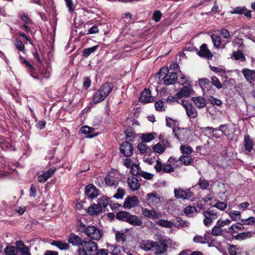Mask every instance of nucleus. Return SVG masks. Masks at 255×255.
<instances>
[{
  "instance_id": "1",
  "label": "nucleus",
  "mask_w": 255,
  "mask_h": 255,
  "mask_svg": "<svg viewBox=\"0 0 255 255\" xmlns=\"http://www.w3.org/2000/svg\"><path fill=\"white\" fill-rule=\"evenodd\" d=\"M168 240L160 238L158 242L151 240H144L140 242L139 248L145 252H153L156 255H161L166 252Z\"/></svg>"
},
{
  "instance_id": "2",
  "label": "nucleus",
  "mask_w": 255,
  "mask_h": 255,
  "mask_svg": "<svg viewBox=\"0 0 255 255\" xmlns=\"http://www.w3.org/2000/svg\"><path fill=\"white\" fill-rule=\"evenodd\" d=\"M114 86L110 83L104 84L100 89L95 93L93 99L94 103H98L103 101L112 92Z\"/></svg>"
},
{
  "instance_id": "3",
  "label": "nucleus",
  "mask_w": 255,
  "mask_h": 255,
  "mask_svg": "<svg viewBox=\"0 0 255 255\" xmlns=\"http://www.w3.org/2000/svg\"><path fill=\"white\" fill-rule=\"evenodd\" d=\"M159 74L160 77H162L164 83L165 85L173 84L177 80L176 73L175 72H170L165 67L162 68L160 70Z\"/></svg>"
},
{
  "instance_id": "4",
  "label": "nucleus",
  "mask_w": 255,
  "mask_h": 255,
  "mask_svg": "<svg viewBox=\"0 0 255 255\" xmlns=\"http://www.w3.org/2000/svg\"><path fill=\"white\" fill-rule=\"evenodd\" d=\"M85 234L91 239L96 241L100 240L103 236L102 231L95 226H88Z\"/></svg>"
},
{
  "instance_id": "5",
  "label": "nucleus",
  "mask_w": 255,
  "mask_h": 255,
  "mask_svg": "<svg viewBox=\"0 0 255 255\" xmlns=\"http://www.w3.org/2000/svg\"><path fill=\"white\" fill-rule=\"evenodd\" d=\"M154 168L157 172L162 174L164 173H170L174 171V169L170 164H168V162L162 163L159 159L156 161Z\"/></svg>"
},
{
  "instance_id": "6",
  "label": "nucleus",
  "mask_w": 255,
  "mask_h": 255,
  "mask_svg": "<svg viewBox=\"0 0 255 255\" xmlns=\"http://www.w3.org/2000/svg\"><path fill=\"white\" fill-rule=\"evenodd\" d=\"M255 145L254 141L248 134L244 135L242 150L246 154H249L253 149Z\"/></svg>"
},
{
  "instance_id": "7",
  "label": "nucleus",
  "mask_w": 255,
  "mask_h": 255,
  "mask_svg": "<svg viewBox=\"0 0 255 255\" xmlns=\"http://www.w3.org/2000/svg\"><path fill=\"white\" fill-rule=\"evenodd\" d=\"M181 104L184 108L187 115L189 118L194 119L197 117L196 109L187 101L181 100Z\"/></svg>"
},
{
  "instance_id": "8",
  "label": "nucleus",
  "mask_w": 255,
  "mask_h": 255,
  "mask_svg": "<svg viewBox=\"0 0 255 255\" xmlns=\"http://www.w3.org/2000/svg\"><path fill=\"white\" fill-rule=\"evenodd\" d=\"M203 215L205 217L204 224L207 227L210 226L212 222L218 218L217 212L214 210L204 211Z\"/></svg>"
},
{
  "instance_id": "9",
  "label": "nucleus",
  "mask_w": 255,
  "mask_h": 255,
  "mask_svg": "<svg viewBox=\"0 0 255 255\" xmlns=\"http://www.w3.org/2000/svg\"><path fill=\"white\" fill-rule=\"evenodd\" d=\"M87 255H96L98 250L97 244L92 241H85L82 246Z\"/></svg>"
},
{
  "instance_id": "10",
  "label": "nucleus",
  "mask_w": 255,
  "mask_h": 255,
  "mask_svg": "<svg viewBox=\"0 0 255 255\" xmlns=\"http://www.w3.org/2000/svg\"><path fill=\"white\" fill-rule=\"evenodd\" d=\"M146 202L151 207H156L161 203L160 197L155 192L149 193L147 195Z\"/></svg>"
},
{
  "instance_id": "11",
  "label": "nucleus",
  "mask_w": 255,
  "mask_h": 255,
  "mask_svg": "<svg viewBox=\"0 0 255 255\" xmlns=\"http://www.w3.org/2000/svg\"><path fill=\"white\" fill-rule=\"evenodd\" d=\"M175 137L180 141H187L189 138V131L186 128H173Z\"/></svg>"
},
{
  "instance_id": "12",
  "label": "nucleus",
  "mask_w": 255,
  "mask_h": 255,
  "mask_svg": "<svg viewBox=\"0 0 255 255\" xmlns=\"http://www.w3.org/2000/svg\"><path fill=\"white\" fill-rule=\"evenodd\" d=\"M175 197L177 199H188L192 197L193 194L190 189L184 190L181 188H175L174 190Z\"/></svg>"
},
{
  "instance_id": "13",
  "label": "nucleus",
  "mask_w": 255,
  "mask_h": 255,
  "mask_svg": "<svg viewBox=\"0 0 255 255\" xmlns=\"http://www.w3.org/2000/svg\"><path fill=\"white\" fill-rule=\"evenodd\" d=\"M139 203V200L136 196H129L126 198L124 203L123 207L125 209H130L137 206Z\"/></svg>"
},
{
  "instance_id": "14",
  "label": "nucleus",
  "mask_w": 255,
  "mask_h": 255,
  "mask_svg": "<svg viewBox=\"0 0 255 255\" xmlns=\"http://www.w3.org/2000/svg\"><path fill=\"white\" fill-rule=\"evenodd\" d=\"M141 210L142 215L145 217L152 219H159L162 217V214L160 212H157L154 210H148L142 207Z\"/></svg>"
},
{
  "instance_id": "15",
  "label": "nucleus",
  "mask_w": 255,
  "mask_h": 255,
  "mask_svg": "<svg viewBox=\"0 0 255 255\" xmlns=\"http://www.w3.org/2000/svg\"><path fill=\"white\" fill-rule=\"evenodd\" d=\"M194 92L192 87L190 85L184 86L177 93V96L179 99L188 98Z\"/></svg>"
},
{
  "instance_id": "16",
  "label": "nucleus",
  "mask_w": 255,
  "mask_h": 255,
  "mask_svg": "<svg viewBox=\"0 0 255 255\" xmlns=\"http://www.w3.org/2000/svg\"><path fill=\"white\" fill-rule=\"evenodd\" d=\"M242 72L246 80L252 85H255V70L243 69Z\"/></svg>"
},
{
  "instance_id": "17",
  "label": "nucleus",
  "mask_w": 255,
  "mask_h": 255,
  "mask_svg": "<svg viewBox=\"0 0 255 255\" xmlns=\"http://www.w3.org/2000/svg\"><path fill=\"white\" fill-rule=\"evenodd\" d=\"M214 46L217 48H225L226 44L230 42V40H224L221 38V36L215 34H212L211 36Z\"/></svg>"
},
{
  "instance_id": "18",
  "label": "nucleus",
  "mask_w": 255,
  "mask_h": 255,
  "mask_svg": "<svg viewBox=\"0 0 255 255\" xmlns=\"http://www.w3.org/2000/svg\"><path fill=\"white\" fill-rule=\"evenodd\" d=\"M127 183L129 189L135 191L138 190L141 186L138 180L134 176H129L127 178Z\"/></svg>"
},
{
  "instance_id": "19",
  "label": "nucleus",
  "mask_w": 255,
  "mask_h": 255,
  "mask_svg": "<svg viewBox=\"0 0 255 255\" xmlns=\"http://www.w3.org/2000/svg\"><path fill=\"white\" fill-rule=\"evenodd\" d=\"M68 241L74 246L82 247L85 241L74 233H71L68 238Z\"/></svg>"
},
{
  "instance_id": "20",
  "label": "nucleus",
  "mask_w": 255,
  "mask_h": 255,
  "mask_svg": "<svg viewBox=\"0 0 255 255\" xmlns=\"http://www.w3.org/2000/svg\"><path fill=\"white\" fill-rule=\"evenodd\" d=\"M121 152L126 157H129L133 152L132 144L128 141H125L121 145Z\"/></svg>"
},
{
  "instance_id": "21",
  "label": "nucleus",
  "mask_w": 255,
  "mask_h": 255,
  "mask_svg": "<svg viewBox=\"0 0 255 255\" xmlns=\"http://www.w3.org/2000/svg\"><path fill=\"white\" fill-rule=\"evenodd\" d=\"M85 192L87 196L91 199L95 198L98 196V191L93 184H90L87 185L85 188Z\"/></svg>"
},
{
  "instance_id": "22",
  "label": "nucleus",
  "mask_w": 255,
  "mask_h": 255,
  "mask_svg": "<svg viewBox=\"0 0 255 255\" xmlns=\"http://www.w3.org/2000/svg\"><path fill=\"white\" fill-rule=\"evenodd\" d=\"M197 54L200 57H206L207 58H212L213 54L207 48L206 44H203L200 47V50L197 52Z\"/></svg>"
},
{
  "instance_id": "23",
  "label": "nucleus",
  "mask_w": 255,
  "mask_h": 255,
  "mask_svg": "<svg viewBox=\"0 0 255 255\" xmlns=\"http://www.w3.org/2000/svg\"><path fill=\"white\" fill-rule=\"evenodd\" d=\"M141 102L144 103H149L152 100L151 92L149 90L145 89L141 93L140 97Z\"/></svg>"
},
{
  "instance_id": "24",
  "label": "nucleus",
  "mask_w": 255,
  "mask_h": 255,
  "mask_svg": "<svg viewBox=\"0 0 255 255\" xmlns=\"http://www.w3.org/2000/svg\"><path fill=\"white\" fill-rule=\"evenodd\" d=\"M127 222L134 226H140L142 224L141 220L138 216L130 214L128 218Z\"/></svg>"
},
{
  "instance_id": "25",
  "label": "nucleus",
  "mask_w": 255,
  "mask_h": 255,
  "mask_svg": "<svg viewBox=\"0 0 255 255\" xmlns=\"http://www.w3.org/2000/svg\"><path fill=\"white\" fill-rule=\"evenodd\" d=\"M191 100L198 108H204L206 105V100L201 96L192 97Z\"/></svg>"
},
{
  "instance_id": "26",
  "label": "nucleus",
  "mask_w": 255,
  "mask_h": 255,
  "mask_svg": "<svg viewBox=\"0 0 255 255\" xmlns=\"http://www.w3.org/2000/svg\"><path fill=\"white\" fill-rule=\"evenodd\" d=\"M199 85L204 92L208 91L211 88V84L207 78L201 79L199 81Z\"/></svg>"
},
{
  "instance_id": "27",
  "label": "nucleus",
  "mask_w": 255,
  "mask_h": 255,
  "mask_svg": "<svg viewBox=\"0 0 255 255\" xmlns=\"http://www.w3.org/2000/svg\"><path fill=\"white\" fill-rule=\"evenodd\" d=\"M51 245L56 246L61 250H67L70 248V246L68 243L61 241H53L51 243Z\"/></svg>"
},
{
  "instance_id": "28",
  "label": "nucleus",
  "mask_w": 255,
  "mask_h": 255,
  "mask_svg": "<svg viewBox=\"0 0 255 255\" xmlns=\"http://www.w3.org/2000/svg\"><path fill=\"white\" fill-rule=\"evenodd\" d=\"M218 130H220L222 132L226 135L229 139L230 140H233L234 137L232 135V134L230 133L231 130L228 127L227 125H221L219 127V129Z\"/></svg>"
},
{
  "instance_id": "29",
  "label": "nucleus",
  "mask_w": 255,
  "mask_h": 255,
  "mask_svg": "<svg viewBox=\"0 0 255 255\" xmlns=\"http://www.w3.org/2000/svg\"><path fill=\"white\" fill-rule=\"evenodd\" d=\"M101 207L98 204H93L87 209V213L91 215H97L101 211Z\"/></svg>"
},
{
  "instance_id": "30",
  "label": "nucleus",
  "mask_w": 255,
  "mask_h": 255,
  "mask_svg": "<svg viewBox=\"0 0 255 255\" xmlns=\"http://www.w3.org/2000/svg\"><path fill=\"white\" fill-rule=\"evenodd\" d=\"M104 180L107 186H112L118 184V181L115 180V177L111 174L107 175Z\"/></svg>"
},
{
  "instance_id": "31",
  "label": "nucleus",
  "mask_w": 255,
  "mask_h": 255,
  "mask_svg": "<svg viewBox=\"0 0 255 255\" xmlns=\"http://www.w3.org/2000/svg\"><path fill=\"white\" fill-rule=\"evenodd\" d=\"M253 236V233L251 231H249L247 232H243L240 234H237L235 238L238 240H244L248 238H250L252 237Z\"/></svg>"
},
{
  "instance_id": "32",
  "label": "nucleus",
  "mask_w": 255,
  "mask_h": 255,
  "mask_svg": "<svg viewBox=\"0 0 255 255\" xmlns=\"http://www.w3.org/2000/svg\"><path fill=\"white\" fill-rule=\"evenodd\" d=\"M172 223L173 224V227L178 228L186 227L188 225V223L186 221L179 218L173 220Z\"/></svg>"
},
{
  "instance_id": "33",
  "label": "nucleus",
  "mask_w": 255,
  "mask_h": 255,
  "mask_svg": "<svg viewBox=\"0 0 255 255\" xmlns=\"http://www.w3.org/2000/svg\"><path fill=\"white\" fill-rule=\"evenodd\" d=\"M5 255H16L18 251L16 247L13 246H7L4 250Z\"/></svg>"
},
{
  "instance_id": "34",
  "label": "nucleus",
  "mask_w": 255,
  "mask_h": 255,
  "mask_svg": "<svg viewBox=\"0 0 255 255\" xmlns=\"http://www.w3.org/2000/svg\"><path fill=\"white\" fill-rule=\"evenodd\" d=\"M129 215L130 213L128 212L121 211L117 213L116 218L119 220H122L127 222Z\"/></svg>"
},
{
  "instance_id": "35",
  "label": "nucleus",
  "mask_w": 255,
  "mask_h": 255,
  "mask_svg": "<svg viewBox=\"0 0 255 255\" xmlns=\"http://www.w3.org/2000/svg\"><path fill=\"white\" fill-rule=\"evenodd\" d=\"M179 160L181 161L182 164L185 165H189L191 164L193 161V159L190 156H186V155H181L179 158Z\"/></svg>"
},
{
  "instance_id": "36",
  "label": "nucleus",
  "mask_w": 255,
  "mask_h": 255,
  "mask_svg": "<svg viewBox=\"0 0 255 255\" xmlns=\"http://www.w3.org/2000/svg\"><path fill=\"white\" fill-rule=\"evenodd\" d=\"M197 212V209L194 206H189L186 207L184 209V213L185 214L189 217H192L195 214H196Z\"/></svg>"
},
{
  "instance_id": "37",
  "label": "nucleus",
  "mask_w": 255,
  "mask_h": 255,
  "mask_svg": "<svg viewBox=\"0 0 255 255\" xmlns=\"http://www.w3.org/2000/svg\"><path fill=\"white\" fill-rule=\"evenodd\" d=\"M157 224L161 227L167 228H171L173 227V223L166 220H159L157 222Z\"/></svg>"
},
{
  "instance_id": "38",
  "label": "nucleus",
  "mask_w": 255,
  "mask_h": 255,
  "mask_svg": "<svg viewBox=\"0 0 255 255\" xmlns=\"http://www.w3.org/2000/svg\"><path fill=\"white\" fill-rule=\"evenodd\" d=\"M116 240L118 243L123 244L126 240L125 233L121 232H117L116 233Z\"/></svg>"
},
{
  "instance_id": "39",
  "label": "nucleus",
  "mask_w": 255,
  "mask_h": 255,
  "mask_svg": "<svg viewBox=\"0 0 255 255\" xmlns=\"http://www.w3.org/2000/svg\"><path fill=\"white\" fill-rule=\"evenodd\" d=\"M130 168V172L132 175H139L141 171H140V168L138 164L132 163Z\"/></svg>"
},
{
  "instance_id": "40",
  "label": "nucleus",
  "mask_w": 255,
  "mask_h": 255,
  "mask_svg": "<svg viewBox=\"0 0 255 255\" xmlns=\"http://www.w3.org/2000/svg\"><path fill=\"white\" fill-rule=\"evenodd\" d=\"M202 190H206L209 186V182L206 179L200 178L197 184Z\"/></svg>"
},
{
  "instance_id": "41",
  "label": "nucleus",
  "mask_w": 255,
  "mask_h": 255,
  "mask_svg": "<svg viewBox=\"0 0 255 255\" xmlns=\"http://www.w3.org/2000/svg\"><path fill=\"white\" fill-rule=\"evenodd\" d=\"M109 199L106 197H102L99 199L98 205L101 207V210L102 208H106L109 204Z\"/></svg>"
},
{
  "instance_id": "42",
  "label": "nucleus",
  "mask_w": 255,
  "mask_h": 255,
  "mask_svg": "<svg viewBox=\"0 0 255 255\" xmlns=\"http://www.w3.org/2000/svg\"><path fill=\"white\" fill-rule=\"evenodd\" d=\"M202 131L206 135H208L209 137H212L213 133L215 132V131H218V129L212 127H208L203 128Z\"/></svg>"
},
{
  "instance_id": "43",
  "label": "nucleus",
  "mask_w": 255,
  "mask_h": 255,
  "mask_svg": "<svg viewBox=\"0 0 255 255\" xmlns=\"http://www.w3.org/2000/svg\"><path fill=\"white\" fill-rule=\"evenodd\" d=\"M180 150L183 154H190L193 152L192 147L187 145H181Z\"/></svg>"
},
{
  "instance_id": "44",
  "label": "nucleus",
  "mask_w": 255,
  "mask_h": 255,
  "mask_svg": "<svg viewBox=\"0 0 255 255\" xmlns=\"http://www.w3.org/2000/svg\"><path fill=\"white\" fill-rule=\"evenodd\" d=\"M233 56L235 59L237 60H241V61H244L246 60V57L244 54L241 51H235L233 53Z\"/></svg>"
},
{
  "instance_id": "45",
  "label": "nucleus",
  "mask_w": 255,
  "mask_h": 255,
  "mask_svg": "<svg viewBox=\"0 0 255 255\" xmlns=\"http://www.w3.org/2000/svg\"><path fill=\"white\" fill-rule=\"evenodd\" d=\"M229 216L233 220L237 221L241 219V214L238 211H233L230 212Z\"/></svg>"
},
{
  "instance_id": "46",
  "label": "nucleus",
  "mask_w": 255,
  "mask_h": 255,
  "mask_svg": "<svg viewBox=\"0 0 255 255\" xmlns=\"http://www.w3.org/2000/svg\"><path fill=\"white\" fill-rule=\"evenodd\" d=\"M165 147L161 143H158L153 147V149L155 152L159 154L162 153L165 150Z\"/></svg>"
},
{
  "instance_id": "47",
  "label": "nucleus",
  "mask_w": 255,
  "mask_h": 255,
  "mask_svg": "<svg viewBox=\"0 0 255 255\" xmlns=\"http://www.w3.org/2000/svg\"><path fill=\"white\" fill-rule=\"evenodd\" d=\"M241 221L244 225H253L255 223V218L253 216H251L247 219H241Z\"/></svg>"
},
{
  "instance_id": "48",
  "label": "nucleus",
  "mask_w": 255,
  "mask_h": 255,
  "mask_svg": "<svg viewBox=\"0 0 255 255\" xmlns=\"http://www.w3.org/2000/svg\"><path fill=\"white\" fill-rule=\"evenodd\" d=\"M153 138V135L151 133H143L141 135V139L145 142H150Z\"/></svg>"
},
{
  "instance_id": "49",
  "label": "nucleus",
  "mask_w": 255,
  "mask_h": 255,
  "mask_svg": "<svg viewBox=\"0 0 255 255\" xmlns=\"http://www.w3.org/2000/svg\"><path fill=\"white\" fill-rule=\"evenodd\" d=\"M179 161V159L177 160L174 157H170L168 159L167 162L168 163V164H170L171 166V167H172L173 168L175 169V168L179 166V165L178 164Z\"/></svg>"
},
{
  "instance_id": "50",
  "label": "nucleus",
  "mask_w": 255,
  "mask_h": 255,
  "mask_svg": "<svg viewBox=\"0 0 255 255\" xmlns=\"http://www.w3.org/2000/svg\"><path fill=\"white\" fill-rule=\"evenodd\" d=\"M77 227L78 231L80 233H86L87 227H86V226L82 222L81 220H79L77 223Z\"/></svg>"
},
{
  "instance_id": "51",
  "label": "nucleus",
  "mask_w": 255,
  "mask_h": 255,
  "mask_svg": "<svg viewBox=\"0 0 255 255\" xmlns=\"http://www.w3.org/2000/svg\"><path fill=\"white\" fill-rule=\"evenodd\" d=\"M211 81L212 84L214 85L217 89H220L222 88V85L217 77L215 76L212 77Z\"/></svg>"
},
{
  "instance_id": "52",
  "label": "nucleus",
  "mask_w": 255,
  "mask_h": 255,
  "mask_svg": "<svg viewBox=\"0 0 255 255\" xmlns=\"http://www.w3.org/2000/svg\"><path fill=\"white\" fill-rule=\"evenodd\" d=\"M213 207H216L220 210L224 211L227 208V204L225 202L218 201Z\"/></svg>"
},
{
  "instance_id": "53",
  "label": "nucleus",
  "mask_w": 255,
  "mask_h": 255,
  "mask_svg": "<svg viewBox=\"0 0 255 255\" xmlns=\"http://www.w3.org/2000/svg\"><path fill=\"white\" fill-rule=\"evenodd\" d=\"M97 48V46H93L88 48L85 49L83 52L84 56L87 57L90 55L92 52H94Z\"/></svg>"
},
{
  "instance_id": "54",
  "label": "nucleus",
  "mask_w": 255,
  "mask_h": 255,
  "mask_svg": "<svg viewBox=\"0 0 255 255\" xmlns=\"http://www.w3.org/2000/svg\"><path fill=\"white\" fill-rule=\"evenodd\" d=\"M56 171V168L52 167L50 169L44 172L42 174L47 179L50 178Z\"/></svg>"
},
{
  "instance_id": "55",
  "label": "nucleus",
  "mask_w": 255,
  "mask_h": 255,
  "mask_svg": "<svg viewBox=\"0 0 255 255\" xmlns=\"http://www.w3.org/2000/svg\"><path fill=\"white\" fill-rule=\"evenodd\" d=\"M125 195V191L122 188L118 189L117 193L113 197L116 199H123Z\"/></svg>"
},
{
  "instance_id": "56",
  "label": "nucleus",
  "mask_w": 255,
  "mask_h": 255,
  "mask_svg": "<svg viewBox=\"0 0 255 255\" xmlns=\"http://www.w3.org/2000/svg\"><path fill=\"white\" fill-rule=\"evenodd\" d=\"M14 45H15L16 48L19 51H20L22 52L23 53L25 52V46L20 40L17 39L16 40V42H15Z\"/></svg>"
},
{
  "instance_id": "57",
  "label": "nucleus",
  "mask_w": 255,
  "mask_h": 255,
  "mask_svg": "<svg viewBox=\"0 0 255 255\" xmlns=\"http://www.w3.org/2000/svg\"><path fill=\"white\" fill-rule=\"evenodd\" d=\"M193 240L195 242L202 244H205L207 242V239L205 237V235L204 236L196 235L194 237Z\"/></svg>"
},
{
  "instance_id": "58",
  "label": "nucleus",
  "mask_w": 255,
  "mask_h": 255,
  "mask_svg": "<svg viewBox=\"0 0 255 255\" xmlns=\"http://www.w3.org/2000/svg\"><path fill=\"white\" fill-rule=\"evenodd\" d=\"M137 148L141 153L143 154L146 152L148 149V146L145 143L141 142L138 144Z\"/></svg>"
},
{
  "instance_id": "59",
  "label": "nucleus",
  "mask_w": 255,
  "mask_h": 255,
  "mask_svg": "<svg viewBox=\"0 0 255 255\" xmlns=\"http://www.w3.org/2000/svg\"><path fill=\"white\" fill-rule=\"evenodd\" d=\"M155 108L157 111H164L165 107H164L163 102L162 101H158L155 103Z\"/></svg>"
},
{
  "instance_id": "60",
  "label": "nucleus",
  "mask_w": 255,
  "mask_h": 255,
  "mask_svg": "<svg viewBox=\"0 0 255 255\" xmlns=\"http://www.w3.org/2000/svg\"><path fill=\"white\" fill-rule=\"evenodd\" d=\"M245 11H247V8L245 6H238L234 8L231 12L232 13L241 14H243Z\"/></svg>"
},
{
  "instance_id": "61",
  "label": "nucleus",
  "mask_w": 255,
  "mask_h": 255,
  "mask_svg": "<svg viewBox=\"0 0 255 255\" xmlns=\"http://www.w3.org/2000/svg\"><path fill=\"white\" fill-rule=\"evenodd\" d=\"M162 13L159 10H155L152 15V19L155 22H158L161 17Z\"/></svg>"
},
{
  "instance_id": "62",
  "label": "nucleus",
  "mask_w": 255,
  "mask_h": 255,
  "mask_svg": "<svg viewBox=\"0 0 255 255\" xmlns=\"http://www.w3.org/2000/svg\"><path fill=\"white\" fill-rule=\"evenodd\" d=\"M94 130V128L88 126H84L82 127L80 131L82 133L87 134L92 132Z\"/></svg>"
},
{
  "instance_id": "63",
  "label": "nucleus",
  "mask_w": 255,
  "mask_h": 255,
  "mask_svg": "<svg viewBox=\"0 0 255 255\" xmlns=\"http://www.w3.org/2000/svg\"><path fill=\"white\" fill-rule=\"evenodd\" d=\"M110 250L113 255H121V251L117 247L114 246H111Z\"/></svg>"
},
{
  "instance_id": "64",
  "label": "nucleus",
  "mask_w": 255,
  "mask_h": 255,
  "mask_svg": "<svg viewBox=\"0 0 255 255\" xmlns=\"http://www.w3.org/2000/svg\"><path fill=\"white\" fill-rule=\"evenodd\" d=\"M222 229L217 226H215L212 230V233L214 236H219L222 234Z\"/></svg>"
}]
</instances>
